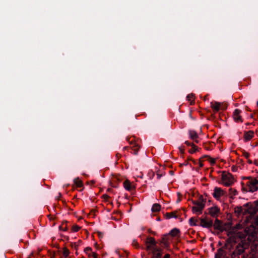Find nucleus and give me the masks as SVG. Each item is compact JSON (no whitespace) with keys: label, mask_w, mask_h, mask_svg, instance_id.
Segmentation results:
<instances>
[{"label":"nucleus","mask_w":258,"mask_h":258,"mask_svg":"<svg viewBox=\"0 0 258 258\" xmlns=\"http://www.w3.org/2000/svg\"><path fill=\"white\" fill-rule=\"evenodd\" d=\"M220 209L217 206H214L209 208V213L210 215L212 217L216 216L219 213Z\"/></svg>","instance_id":"obj_12"},{"label":"nucleus","mask_w":258,"mask_h":258,"mask_svg":"<svg viewBox=\"0 0 258 258\" xmlns=\"http://www.w3.org/2000/svg\"><path fill=\"white\" fill-rule=\"evenodd\" d=\"M197 147L194 144H192L191 149L189 150V152L192 154L197 150Z\"/></svg>","instance_id":"obj_27"},{"label":"nucleus","mask_w":258,"mask_h":258,"mask_svg":"<svg viewBox=\"0 0 258 258\" xmlns=\"http://www.w3.org/2000/svg\"><path fill=\"white\" fill-rule=\"evenodd\" d=\"M244 155L246 158H248L249 156V154L248 153H244Z\"/></svg>","instance_id":"obj_42"},{"label":"nucleus","mask_w":258,"mask_h":258,"mask_svg":"<svg viewBox=\"0 0 258 258\" xmlns=\"http://www.w3.org/2000/svg\"><path fill=\"white\" fill-rule=\"evenodd\" d=\"M162 250L160 248H156L155 249L151 251L152 257L151 258H161Z\"/></svg>","instance_id":"obj_11"},{"label":"nucleus","mask_w":258,"mask_h":258,"mask_svg":"<svg viewBox=\"0 0 258 258\" xmlns=\"http://www.w3.org/2000/svg\"><path fill=\"white\" fill-rule=\"evenodd\" d=\"M247 243L241 240L235 247V250L231 254V258H239V255L243 253L244 250L248 247Z\"/></svg>","instance_id":"obj_3"},{"label":"nucleus","mask_w":258,"mask_h":258,"mask_svg":"<svg viewBox=\"0 0 258 258\" xmlns=\"http://www.w3.org/2000/svg\"><path fill=\"white\" fill-rule=\"evenodd\" d=\"M257 106H258V100H257Z\"/></svg>","instance_id":"obj_49"},{"label":"nucleus","mask_w":258,"mask_h":258,"mask_svg":"<svg viewBox=\"0 0 258 258\" xmlns=\"http://www.w3.org/2000/svg\"><path fill=\"white\" fill-rule=\"evenodd\" d=\"M215 258H225L224 250L221 249H219L215 254Z\"/></svg>","instance_id":"obj_20"},{"label":"nucleus","mask_w":258,"mask_h":258,"mask_svg":"<svg viewBox=\"0 0 258 258\" xmlns=\"http://www.w3.org/2000/svg\"><path fill=\"white\" fill-rule=\"evenodd\" d=\"M139 147L137 145H136L134 147H133V152H134V154L135 155H137L138 153V151H139Z\"/></svg>","instance_id":"obj_31"},{"label":"nucleus","mask_w":258,"mask_h":258,"mask_svg":"<svg viewBox=\"0 0 258 258\" xmlns=\"http://www.w3.org/2000/svg\"><path fill=\"white\" fill-rule=\"evenodd\" d=\"M214 228L215 229H217L218 230H220L221 231H222L223 230V228L222 225V223L221 221L218 219H216L215 221V222L213 224Z\"/></svg>","instance_id":"obj_15"},{"label":"nucleus","mask_w":258,"mask_h":258,"mask_svg":"<svg viewBox=\"0 0 258 258\" xmlns=\"http://www.w3.org/2000/svg\"><path fill=\"white\" fill-rule=\"evenodd\" d=\"M243 208L241 207H238L237 208V212L239 213H244L246 212V210H244V211H243Z\"/></svg>","instance_id":"obj_35"},{"label":"nucleus","mask_w":258,"mask_h":258,"mask_svg":"<svg viewBox=\"0 0 258 258\" xmlns=\"http://www.w3.org/2000/svg\"><path fill=\"white\" fill-rule=\"evenodd\" d=\"M243 179H248L242 183V190L245 192H254L258 189V179L251 177H245Z\"/></svg>","instance_id":"obj_2"},{"label":"nucleus","mask_w":258,"mask_h":258,"mask_svg":"<svg viewBox=\"0 0 258 258\" xmlns=\"http://www.w3.org/2000/svg\"><path fill=\"white\" fill-rule=\"evenodd\" d=\"M222 184L226 186H229L233 184L235 180L233 176L230 173L223 171L221 174Z\"/></svg>","instance_id":"obj_4"},{"label":"nucleus","mask_w":258,"mask_h":258,"mask_svg":"<svg viewBox=\"0 0 258 258\" xmlns=\"http://www.w3.org/2000/svg\"><path fill=\"white\" fill-rule=\"evenodd\" d=\"M146 243L147 250L152 251L157 248L155 239L152 237L147 238Z\"/></svg>","instance_id":"obj_6"},{"label":"nucleus","mask_w":258,"mask_h":258,"mask_svg":"<svg viewBox=\"0 0 258 258\" xmlns=\"http://www.w3.org/2000/svg\"><path fill=\"white\" fill-rule=\"evenodd\" d=\"M67 222L66 221H63L61 223V224L59 226V229L60 230H62L63 231H66L68 230V228L66 225Z\"/></svg>","instance_id":"obj_24"},{"label":"nucleus","mask_w":258,"mask_h":258,"mask_svg":"<svg viewBox=\"0 0 258 258\" xmlns=\"http://www.w3.org/2000/svg\"><path fill=\"white\" fill-rule=\"evenodd\" d=\"M132 245L135 246L136 248L139 247V244L138 243L136 239H134L132 242Z\"/></svg>","instance_id":"obj_32"},{"label":"nucleus","mask_w":258,"mask_h":258,"mask_svg":"<svg viewBox=\"0 0 258 258\" xmlns=\"http://www.w3.org/2000/svg\"><path fill=\"white\" fill-rule=\"evenodd\" d=\"M157 178L159 179V178H160L162 177V174L159 173V172H157Z\"/></svg>","instance_id":"obj_40"},{"label":"nucleus","mask_w":258,"mask_h":258,"mask_svg":"<svg viewBox=\"0 0 258 258\" xmlns=\"http://www.w3.org/2000/svg\"><path fill=\"white\" fill-rule=\"evenodd\" d=\"M195 206L192 207V212L197 214H201L204 208L205 204L202 201H197L194 203Z\"/></svg>","instance_id":"obj_7"},{"label":"nucleus","mask_w":258,"mask_h":258,"mask_svg":"<svg viewBox=\"0 0 258 258\" xmlns=\"http://www.w3.org/2000/svg\"><path fill=\"white\" fill-rule=\"evenodd\" d=\"M257 202L258 203V201Z\"/></svg>","instance_id":"obj_50"},{"label":"nucleus","mask_w":258,"mask_h":258,"mask_svg":"<svg viewBox=\"0 0 258 258\" xmlns=\"http://www.w3.org/2000/svg\"><path fill=\"white\" fill-rule=\"evenodd\" d=\"M207 157L209 158V161H210V163H211V164H214V163H215V159H213V158H210V157H209V156H207Z\"/></svg>","instance_id":"obj_34"},{"label":"nucleus","mask_w":258,"mask_h":258,"mask_svg":"<svg viewBox=\"0 0 258 258\" xmlns=\"http://www.w3.org/2000/svg\"><path fill=\"white\" fill-rule=\"evenodd\" d=\"M203 166H204V165H203V163H202V162H200V166L201 167H202Z\"/></svg>","instance_id":"obj_46"},{"label":"nucleus","mask_w":258,"mask_h":258,"mask_svg":"<svg viewBox=\"0 0 258 258\" xmlns=\"http://www.w3.org/2000/svg\"><path fill=\"white\" fill-rule=\"evenodd\" d=\"M123 186L124 188L127 191H130L134 188V186L131 183L130 181L128 180H126L124 181Z\"/></svg>","instance_id":"obj_17"},{"label":"nucleus","mask_w":258,"mask_h":258,"mask_svg":"<svg viewBox=\"0 0 258 258\" xmlns=\"http://www.w3.org/2000/svg\"><path fill=\"white\" fill-rule=\"evenodd\" d=\"M201 226L205 228H210L213 225V222L211 220H207L204 219L201 220Z\"/></svg>","instance_id":"obj_13"},{"label":"nucleus","mask_w":258,"mask_h":258,"mask_svg":"<svg viewBox=\"0 0 258 258\" xmlns=\"http://www.w3.org/2000/svg\"><path fill=\"white\" fill-rule=\"evenodd\" d=\"M98 255L96 252H92V258H97Z\"/></svg>","instance_id":"obj_38"},{"label":"nucleus","mask_w":258,"mask_h":258,"mask_svg":"<svg viewBox=\"0 0 258 258\" xmlns=\"http://www.w3.org/2000/svg\"><path fill=\"white\" fill-rule=\"evenodd\" d=\"M170 254H166L164 256L163 258H170Z\"/></svg>","instance_id":"obj_43"},{"label":"nucleus","mask_w":258,"mask_h":258,"mask_svg":"<svg viewBox=\"0 0 258 258\" xmlns=\"http://www.w3.org/2000/svg\"><path fill=\"white\" fill-rule=\"evenodd\" d=\"M168 236V234H165L162 238L161 242L166 246H167L169 245Z\"/></svg>","instance_id":"obj_21"},{"label":"nucleus","mask_w":258,"mask_h":258,"mask_svg":"<svg viewBox=\"0 0 258 258\" xmlns=\"http://www.w3.org/2000/svg\"><path fill=\"white\" fill-rule=\"evenodd\" d=\"M103 197L105 199H107L109 197V196L107 195H104Z\"/></svg>","instance_id":"obj_44"},{"label":"nucleus","mask_w":258,"mask_h":258,"mask_svg":"<svg viewBox=\"0 0 258 258\" xmlns=\"http://www.w3.org/2000/svg\"><path fill=\"white\" fill-rule=\"evenodd\" d=\"M243 226L240 224H236L233 227L230 232H232L236 234V236L240 239L245 238L247 237V239L248 241H252L255 235V229L254 227L251 225L244 229L242 230Z\"/></svg>","instance_id":"obj_1"},{"label":"nucleus","mask_w":258,"mask_h":258,"mask_svg":"<svg viewBox=\"0 0 258 258\" xmlns=\"http://www.w3.org/2000/svg\"><path fill=\"white\" fill-rule=\"evenodd\" d=\"M62 254H63V255L65 257H68L69 256V255L70 254V251H69V250L67 248H64L63 249Z\"/></svg>","instance_id":"obj_30"},{"label":"nucleus","mask_w":258,"mask_h":258,"mask_svg":"<svg viewBox=\"0 0 258 258\" xmlns=\"http://www.w3.org/2000/svg\"><path fill=\"white\" fill-rule=\"evenodd\" d=\"M257 243L255 242L252 243L250 246L251 252L247 255V258H258V248L254 247V245H256Z\"/></svg>","instance_id":"obj_8"},{"label":"nucleus","mask_w":258,"mask_h":258,"mask_svg":"<svg viewBox=\"0 0 258 258\" xmlns=\"http://www.w3.org/2000/svg\"><path fill=\"white\" fill-rule=\"evenodd\" d=\"M84 252L87 254L89 257H92V248L90 247H87L84 249Z\"/></svg>","instance_id":"obj_23"},{"label":"nucleus","mask_w":258,"mask_h":258,"mask_svg":"<svg viewBox=\"0 0 258 258\" xmlns=\"http://www.w3.org/2000/svg\"><path fill=\"white\" fill-rule=\"evenodd\" d=\"M229 195L231 196H234L238 194V192L236 190V189L233 188H230L229 189Z\"/></svg>","instance_id":"obj_26"},{"label":"nucleus","mask_w":258,"mask_h":258,"mask_svg":"<svg viewBox=\"0 0 258 258\" xmlns=\"http://www.w3.org/2000/svg\"><path fill=\"white\" fill-rule=\"evenodd\" d=\"M161 210V206L159 204H154L152 207V211L153 212H157L160 211Z\"/></svg>","instance_id":"obj_22"},{"label":"nucleus","mask_w":258,"mask_h":258,"mask_svg":"<svg viewBox=\"0 0 258 258\" xmlns=\"http://www.w3.org/2000/svg\"><path fill=\"white\" fill-rule=\"evenodd\" d=\"M74 182L77 187H81L83 186L82 181L79 178H75L74 180Z\"/></svg>","instance_id":"obj_25"},{"label":"nucleus","mask_w":258,"mask_h":258,"mask_svg":"<svg viewBox=\"0 0 258 258\" xmlns=\"http://www.w3.org/2000/svg\"><path fill=\"white\" fill-rule=\"evenodd\" d=\"M167 216H168V217L169 218H172V217H175L176 218V216H175L174 214L172 213H167Z\"/></svg>","instance_id":"obj_33"},{"label":"nucleus","mask_w":258,"mask_h":258,"mask_svg":"<svg viewBox=\"0 0 258 258\" xmlns=\"http://www.w3.org/2000/svg\"><path fill=\"white\" fill-rule=\"evenodd\" d=\"M126 147H124V149H126Z\"/></svg>","instance_id":"obj_48"},{"label":"nucleus","mask_w":258,"mask_h":258,"mask_svg":"<svg viewBox=\"0 0 258 258\" xmlns=\"http://www.w3.org/2000/svg\"><path fill=\"white\" fill-rule=\"evenodd\" d=\"M185 144L187 145V146H191L192 147V143H190L188 141H185Z\"/></svg>","instance_id":"obj_39"},{"label":"nucleus","mask_w":258,"mask_h":258,"mask_svg":"<svg viewBox=\"0 0 258 258\" xmlns=\"http://www.w3.org/2000/svg\"><path fill=\"white\" fill-rule=\"evenodd\" d=\"M254 136V132L252 131H249L244 133V139L245 141L250 140Z\"/></svg>","instance_id":"obj_14"},{"label":"nucleus","mask_w":258,"mask_h":258,"mask_svg":"<svg viewBox=\"0 0 258 258\" xmlns=\"http://www.w3.org/2000/svg\"><path fill=\"white\" fill-rule=\"evenodd\" d=\"M255 224L256 226H257V227H258V217H256L255 219Z\"/></svg>","instance_id":"obj_41"},{"label":"nucleus","mask_w":258,"mask_h":258,"mask_svg":"<svg viewBox=\"0 0 258 258\" xmlns=\"http://www.w3.org/2000/svg\"><path fill=\"white\" fill-rule=\"evenodd\" d=\"M221 104L220 102L213 101L211 102V107L215 111H218L221 107Z\"/></svg>","instance_id":"obj_16"},{"label":"nucleus","mask_w":258,"mask_h":258,"mask_svg":"<svg viewBox=\"0 0 258 258\" xmlns=\"http://www.w3.org/2000/svg\"><path fill=\"white\" fill-rule=\"evenodd\" d=\"M241 111L238 109H235L233 113V118L234 120L236 122H242L243 120L240 115Z\"/></svg>","instance_id":"obj_9"},{"label":"nucleus","mask_w":258,"mask_h":258,"mask_svg":"<svg viewBox=\"0 0 258 258\" xmlns=\"http://www.w3.org/2000/svg\"><path fill=\"white\" fill-rule=\"evenodd\" d=\"M80 228L81 227L80 226L77 225H74L72 226V231L74 232H78L80 230Z\"/></svg>","instance_id":"obj_29"},{"label":"nucleus","mask_w":258,"mask_h":258,"mask_svg":"<svg viewBox=\"0 0 258 258\" xmlns=\"http://www.w3.org/2000/svg\"><path fill=\"white\" fill-rule=\"evenodd\" d=\"M180 231L177 228H174L172 229L170 232L168 233L169 235L171 236L172 237H175L178 235Z\"/></svg>","instance_id":"obj_19"},{"label":"nucleus","mask_w":258,"mask_h":258,"mask_svg":"<svg viewBox=\"0 0 258 258\" xmlns=\"http://www.w3.org/2000/svg\"><path fill=\"white\" fill-rule=\"evenodd\" d=\"M248 162H249V163H252L251 161H250V160H249V161H248Z\"/></svg>","instance_id":"obj_47"},{"label":"nucleus","mask_w":258,"mask_h":258,"mask_svg":"<svg viewBox=\"0 0 258 258\" xmlns=\"http://www.w3.org/2000/svg\"><path fill=\"white\" fill-rule=\"evenodd\" d=\"M189 138L193 140V142L196 143H199L200 142L199 137L198 134L195 131H189Z\"/></svg>","instance_id":"obj_10"},{"label":"nucleus","mask_w":258,"mask_h":258,"mask_svg":"<svg viewBox=\"0 0 258 258\" xmlns=\"http://www.w3.org/2000/svg\"><path fill=\"white\" fill-rule=\"evenodd\" d=\"M254 164H255L256 165H257V166H258V161H254Z\"/></svg>","instance_id":"obj_45"},{"label":"nucleus","mask_w":258,"mask_h":258,"mask_svg":"<svg viewBox=\"0 0 258 258\" xmlns=\"http://www.w3.org/2000/svg\"><path fill=\"white\" fill-rule=\"evenodd\" d=\"M179 150L181 154H183L184 153V148L182 147H179Z\"/></svg>","instance_id":"obj_37"},{"label":"nucleus","mask_w":258,"mask_h":258,"mask_svg":"<svg viewBox=\"0 0 258 258\" xmlns=\"http://www.w3.org/2000/svg\"><path fill=\"white\" fill-rule=\"evenodd\" d=\"M197 221V220H196L195 219H194V218H190L189 220V225L190 226H196V222Z\"/></svg>","instance_id":"obj_28"},{"label":"nucleus","mask_w":258,"mask_h":258,"mask_svg":"<svg viewBox=\"0 0 258 258\" xmlns=\"http://www.w3.org/2000/svg\"><path fill=\"white\" fill-rule=\"evenodd\" d=\"M149 175L151 178H153L155 174L152 171H151L150 172H149Z\"/></svg>","instance_id":"obj_36"},{"label":"nucleus","mask_w":258,"mask_h":258,"mask_svg":"<svg viewBox=\"0 0 258 258\" xmlns=\"http://www.w3.org/2000/svg\"><path fill=\"white\" fill-rule=\"evenodd\" d=\"M186 99L188 102H190V105H192L195 103V95L192 93H190L187 95Z\"/></svg>","instance_id":"obj_18"},{"label":"nucleus","mask_w":258,"mask_h":258,"mask_svg":"<svg viewBox=\"0 0 258 258\" xmlns=\"http://www.w3.org/2000/svg\"><path fill=\"white\" fill-rule=\"evenodd\" d=\"M212 196L217 201H221L222 198L227 196V192L221 187L216 186L214 188Z\"/></svg>","instance_id":"obj_5"}]
</instances>
